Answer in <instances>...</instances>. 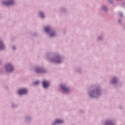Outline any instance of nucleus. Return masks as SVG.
Instances as JSON below:
<instances>
[{
    "mask_svg": "<svg viewBox=\"0 0 125 125\" xmlns=\"http://www.w3.org/2000/svg\"><path fill=\"white\" fill-rule=\"evenodd\" d=\"M6 69L8 72H12L13 71V67L10 64H8L6 66Z\"/></svg>",
    "mask_w": 125,
    "mask_h": 125,
    "instance_id": "1",
    "label": "nucleus"
},
{
    "mask_svg": "<svg viewBox=\"0 0 125 125\" xmlns=\"http://www.w3.org/2000/svg\"><path fill=\"white\" fill-rule=\"evenodd\" d=\"M28 92L27 89H21L19 90V94L22 95V94H26Z\"/></svg>",
    "mask_w": 125,
    "mask_h": 125,
    "instance_id": "2",
    "label": "nucleus"
},
{
    "mask_svg": "<svg viewBox=\"0 0 125 125\" xmlns=\"http://www.w3.org/2000/svg\"><path fill=\"white\" fill-rule=\"evenodd\" d=\"M14 3V1L12 0V1H4L3 2V4L4 5H11Z\"/></svg>",
    "mask_w": 125,
    "mask_h": 125,
    "instance_id": "3",
    "label": "nucleus"
},
{
    "mask_svg": "<svg viewBox=\"0 0 125 125\" xmlns=\"http://www.w3.org/2000/svg\"><path fill=\"white\" fill-rule=\"evenodd\" d=\"M61 87L62 89L65 91V92H67V91H69V89L65 86V85H61Z\"/></svg>",
    "mask_w": 125,
    "mask_h": 125,
    "instance_id": "4",
    "label": "nucleus"
},
{
    "mask_svg": "<svg viewBox=\"0 0 125 125\" xmlns=\"http://www.w3.org/2000/svg\"><path fill=\"white\" fill-rule=\"evenodd\" d=\"M63 123H64L63 120L57 119L54 123V125H57L58 124H63Z\"/></svg>",
    "mask_w": 125,
    "mask_h": 125,
    "instance_id": "5",
    "label": "nucleus"
},
{
    "mask_svg": "<svg viewBox=\"0 0 125 125\" xmlns=\"http://www.w3.org/2000/svg\"><path fill=\"white\" fill-rule=\"evenodd\" d=\"M43 86L45 88L47 87L49 85V83L46 81H43L42 83Z\"/></svg>",
    "mask_w": 125,
    "mask_h": 125,
    "instance_id": "6",
    "label": "nucleus"
},
{
    "mask_svg": "<svg viewBox=\"0 0 125 125\" xmlns=\"http://www.w3.org/2000/svg\"><path fill=\"white\" fill-rule=\"evenodd\" d=\"M45 31L46 33H49V31H51V29L49 27H45Z\"/></svg>",
    "mask_w": 125,
    "mask_h": 125,
    "instance_id": "7",
    "label": "nucleus"
},
{
    "mask_svg": "<svg viewBox=\"0 0 125 125\" xmlns=\"http://www.w3.org/2000/svg\"><path fill=\"white\" fill-rule=\"evenodd\" d=\"M105 125H114L111 122H107L105 123Z\"/></svg>",
    "mask_w": 125,
    "mask_h": 125,
    "instance_id": "8",
    "label": "nucleus"
},
{
    "mask_svg": "<svg viewBox=\"0 0 125 125\" xmlns=\"http://www.w3.org/2000/svg\"><path fill=\"white\" fill-rule=\"evenodd\" d=\"M3 48H4V46H3V44H0V50H2V49H3Z\"/></svg>",
    "mask_w": 125,
    "mask_h": 125,
    "instance_id": "9",
    "label": "nucleus"
},
{
    "mask_svg": "<svg viewBox=\"0 0 125 125\" xmlns=\"http://www.w3.org/2000/svg\"><path fill=\"white\" fill-rule=\"evenodd\" d=\"M36 72L37 73H41V72H42V69H38V68H36Z\"/></svg>",
    "mask_w": 125,
    "mask_h": 125,
    "instance_id": "10",
    "label": "nucleus"
},
{
    "mask_svg": "<svg viewBox=\"0 0 125 125\" xmlns=\"http://www.w3.org/2000/svg\"><path fill=\"white\" fill-rule=\"evenodd\" d=\"M117 83V79L115 78H114L113 81H112V83L114 84V83Z\"/></svg>",
    "mask_w": 125,
    "mask_h": 125,
    "instance_id": "11",
    "label": "nucleus"
},
{
    "mask_svg": "<svg viewBox=\"0 0 125 125\" xmlns=\"http://www.w3.org/2000/svg\"><path fill=\"white\" fill-rule=\"evenodd\" d=\"M40 17H42V18H43L44 17V16L43 15V14L42 12L40 13Z\"/></svg>",
    "mask_w": 125,
    "mask_h": 125,
    "instance_id": "12",
    "label": "nucleus"
},
{
    "mask_svg": "<svg viewBox=\"0 0 125 125\" xmlns=\"http://www.w3.org/2000/svg\"><path fill=\"white\" fill-rule=\"evenodd\" d=\"M39 83H40V82L39 81H37V82H34L33 83V84L34 85H37V84H39Z\"/></svg>",
    "mask_w": 125,
    "mask_h": 125,
    "instance_id": "13",
    "label": "nucleus"
},
{
    "mask_svg": "<svg viewBox=\"0 0 125 125\" xmlns=\"http://www.w3.org/2000/svg\"><path fill=\"white\" fill-rule=\"evenodd\" d=\"M50 36V37H54V36H55V33L53 32V33H51Z\"/></svg>",
    "mask_w": 125,
    "mask_h": 125,
    "instance_id": "14",
    "label": "nucleus"
},
{
    "mask_svg": "<svg viewBox=\"0 0 125 125\" xmlns=\"http://www.w3.org/2000/svg\"><path fill=\"white\" fill-rule=\"evenodd\" d=\"M89 94L91 97H93V95H92V94L91 93H90Z\"/></svg>",
    "mask_w": 125,
    "mask_h": 125,
    "instance_id": "15",
    "label": "nucleus"
},
{
    "mask_svg": "<svg viewBox=\"0 0 125 125\" xmlns=\"http://www.w3.org/2000/svg\"><path fill=\"white\" fill-rule=\"evenodd\" d=\"M103 9L104 10H106V7H104Z\"/></svg>",
    "mask_w": 125,
    "mask_h": 125,
    "instance_id": "16",
    "label": "nucleus"
},
{
    "mask_svg": "<svg viewBox=\"0 0 125 125\" xmlns=\"http://www.w3.org/2000/svg\"><path fill=\"white\" fill-rule=\"evenodd\" d=\"M120 16H123V14L120 13Z\"/></svg>",
    "mask_w": 125,
    "mask_h": 125,
    "instance_id": "17",
    "label": "nucleus"
},
{
    "mask_svg": "<svg viewBox=\"0 0 125 125\" xmlns=\"http://www.w3.org/2000/svg\"><path fill=\"white\" fill-rule=\"evenodd\" d=\"M15 47H13V49H15Z\"/></svg>",
    "mask_w": 125,
    "mask_h": 125,
    "instance_id": "18",
    "label": "nucleus"
},
{
    "mask_svg": "<svg viewBox=\"0 0 125 125\" xmlns=\"http://www.w3.org/2000/svg\"><path fill=\"white\" fill-rule=\"evenodd\" d=\"M92 94H94V92H92Z\"/></svg>",
    "mask_w": 125,
    "mask_h": 125,
    "instance_id": "19",
    "label": "nucleus"
},
{
    "mask_svg": "<svg viewBox=\"0 0 125 125\" xmlns=\"http://www.w3.org/2000/svg\"><path fill=\"white\" fill-rule=\"evenodd\" d=\"M58 63H60V62H58Z\"/></svg>",
    "mask_w": 125,
    "mask_h": 125,
    "instance_id": "20",
    "label": "nucleus"
},
{
    "mask_svg": "<svg viewBox=\"0 0 125 125\" xmlns=\"http://www.w3.org/2000/svg\"><path fill=\"white\" fill-rule=\"evenodd\" d=\"M119 22H120V21H119Z\"/></svg>",
    "mask_w": 125,
    "mask_h": 125,
    "instance_id": "21",
    "label": "nucleus"
}]
</instances>
